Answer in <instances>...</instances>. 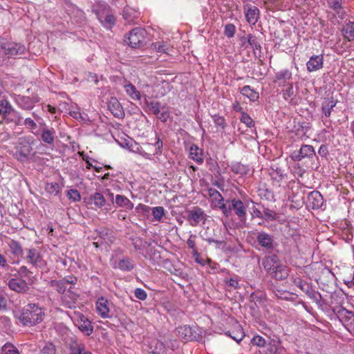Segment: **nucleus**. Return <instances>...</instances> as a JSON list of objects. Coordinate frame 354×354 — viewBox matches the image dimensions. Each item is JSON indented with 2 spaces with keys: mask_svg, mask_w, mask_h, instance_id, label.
Segmentation results:
<instances>
[{
  "mask_svg": "<svg viewBox=\"0 0 354 354\" xmlns=\"http://www.w3.org/2000/svg\"><path fill=\"white\" fill-rule=\"evenodd\" d=\"M196 326L187 325L179 326L176 328V335L185 342L197 340L199 334L196 330Z\"/></svg>",
  "mask_w": 354,
  "mask_h": 354,
  "instance_id": "9d476101",
  "label": "nucleus"
},
{
  "mask_svg": "<svg viewBox=\"0 0 354 354\" xmlns=\"http://www.w3.org/2000/svg\"><path fill=\"white\" fill-rule=\"evenodd\" d=\"M220 205V209H221L223 214L226 216L229 217L232 215V208L230 201H227L225 203L223 202Z\"/></svg>",
  "mask_w": 354,
  "mask_h": 354,
  "instance_id": "e2e57ef3",
  "label": "nucleus"
},
{
  "mask_svg": "<svg viewBox=\"0 0 354 354\" xmlns=\"http://www.w3.org/2000/svg\"><path fill=\"white\" fill-rule=\"evenodd\" d=\"M250 342L252 345L259 348H265L267 344L266 339L259 335H254L252 337Z\"/></svg>",
  "mask_w": 354,
  "mask_h": 354,
  "instance_id": "3c124183",
  "label": "nucleus"
},
{
  "mask_svg": "<svg viewBox=\"0 0 354 354\" xmlns=\"http://www.w3.org/2000/svg\"><path fill=\"white\" fill-rule=\"evenodd\" d=\"M37 123L40 125V127L44 123L43 118L35 112L32 113V118L28 117L24 119L23 125L29 129L32 133L36 136H39V131L35 132V130L37 128Z\"/></svg>",
  "mask_w": 354,
  "mask_h": 354,
  "instance_id": "f3484780",
  "label": "nucleus"
},
{
  "mask_svg": "<svg viewBox=\"0 0 354 354\" xmlns=\"http://www.w3.org/2000/svg\"><path fill=\"white\" fill-rule=\"evenodd\" d=\"M248 44L253 50L256 57L261 56V46L256 36L252 34L248 35Z\"/></svg>",
  "mask_w": 354,
  "mask_h": 354,
  "instance_id": "473e14b6",
  "label": "nucleus"
},
{
  "mask_svg": "<svg viewBox=\"0 0 354 354\" xmlns=\"http://www.w3.org/2000/svg\"><path fill=\"white\" fill-rule=\"evenodd\" d=\"M113 267L116 268L115 266ZM117 268L124 272H130L134 269L135 263L130 257H124L119 260Z\"/></svg>",
  "mask_w": 354,
  "mask_h": 354,
  "instance_id": "f704fd0d",
  "label": "nucleus"
},
{
  "mask_svg": "<svg viewBox=\"0 0 354 354\" xmlns=\"http://www.w3.org/2000/svg\"><path fill=\"white\" fill-rule=\"evenodd\" d=\"M7 285L11 290L19 294L27 293L30 290L28 283L23 279L11 278Z\"/></svg>",
  "mask_w": 354,
  "mask_h": 354,
  "instance_id": "2eb2a0df",
  "label": "nucleus"
},
{
  "mask_svg": "<svg viewBox=\"0 0 354 354\" xmlns=\"http://www.w3.org/2000/svg\"><path fill=\"white\" fill-rule=\"evenodd\" d=\"M328 8L331 10L335 23L339 24L347 15L345 0H326Z\"/></svg>",
  "mask_w": 354,
  "mask_h": 354,
  "instance_id": "39448f33",
  "label": "nucleus"
},
{
  "mask_svg": "<svg viewBox=\"0 0 354 354\" xmlns=\"http://www.w3.org/2000/svg\"><path fill=\"white\" fill-rule=\"evenodd\" d=\"M243 8L246 21L250 24L254 25L259 18V9L257 7L252 5H246Z\"/></svg>",
  "mask_w": 354,
  "mask_h": 354,
  "instance_id": "a878e982",
  "label": "nucleus"
},
{
  "mask_svg": "<svg viewBox=\"0 0 354 354\" xmlns=\"http://www.w3.org/2000/svg\"><path fill=\"white\" fill-rule=\"evenodd\" d=\"M154 147L155 151L152 153L145 151L143 149V148L138 143L136 142H135L134 145H131V147H129V148H131V151L139 153L146 159L150 160L151 159L152 156L159 155L162 153L163 145L162 140L160 139L159 137H157V140L154 144Z\"/></svg>",
  "mask_w": 354,
  "mask_h": 354,
  "instance_id": "1a4fd4ad",
  "label": "nucleus"
},
{
  "mask_svg": "<svg viewBox=\"0 0 354 354\" xmlns=\"http://www.w3.org/2000/svg\"><path fill=\"white\" fill-rule=\"evenodd\" d=\"M40 354H56L55 346L52 343H46L41 350Z\"/></svg>",
  "mask_w": 354,
  "mask_h": 354,
  "instance_id": "680f3d73",
  "label": "nucleus"
},
{
  "mask_svg": "<svg viewBox=\"0 0 354 354\" xmlns=\"http://www.w3.org/2000/svg\"><path fill=\"white\" fill-rule=\"evenodd\" d=\"M44 310L38 303H28L19 312H14V317L24 327H32L41 323L44 318Z\"/></svg>",
  "mask_w": 354,
  "mask_h": 354,
  "instance_id": "f257e3e1",
  "label": "nucleus"
},
{
  "mask_svg": "<svg viewBox=\"0 0 354 354\" xmlns=\"http://www.w3.org/2000/svg\"><path fill=\"white\" fill-rule=\"evenodd\" d=\"M236 32V27L233 24H227L225 26L224 34L228 38H232L234 36Z\"/></svg>",
  "mask_w": 354,
  "mask_h": 354,
  "instance_id": "0e129e2a",
  "label": "nucleus"
},
{
  "mask_svg": "<svg viewBox=\"0 0 354 354\" xmlns=\"http://www.w3.org/2000/svg\"><path fill=\"white\" fill-rule=\"evenodd\" d=\"M32 142L28 138H22L19 139V146L17 147V153L19 157L18 159L24 161L30 157L34 156L33 148L32 147Z\"/></svg>",
  "mask_w": 354,
  "mask_h": 354,
  "instance_id": "0eeeda50",
  "label": "nucleus"
},
{
  "mask_svg": "<svg viewBox=\"0 0 354 354\" xmlns=\"http://www.w3.org/2000/svg\"><path fill=\"white\" fill-rule=\"evenodd\" d=\"M269 175L273 183H280L283 180L287 178V174L285 170L281 168L277 164H272L268 170Z\"/></svg>",
  "mask_w": 354,
  "mask_h": 354,
  "instance_id": "4be33fe9",
  "label": "nucleus"
},
{
  "mask_svg": "<svg viewBox=\"0 0 354 354\" xmlns=\"http://www.w3.org/2000/svg\"><path fill=\"white\" fill-rule=\"evenodd\" d=\"M260 354H284L286 350L282 346V342L278 337L276 338H269V341Z\"/></svg>",
  "mask_w": 354,
  "mask_h": 354,
  "instance_id": "9b49d317",
  "label": "nucleus"
},
{
  "mask_svg": "<svg viewBox=\"0 0 354 354\" xmlns=\"http://www.w3.org/2000/svg\"><path fill=\"white\" fill-rule=\"evenodd\" d=\"M335 105L336 103L333 100L330 99H328L323 102L322 109L326 117H329L330 115L331 111Z\"/></svg>",
  "mask_w": 354,
  "mask_h": 354,
  "instance_id": "49530a36",
  "label": "nucleus"
},
{
  "mask_svg": "<svg viewBox=\"0 0 354 354\" xmlns=\"http://www.w3.org/2000/svg\"><path fill=\"white\" fill-rule=\"evenodd\" d=\"M147 31L145 29L137 27L131 30L124 41L133 48L143 47L147 43Z\"/></svg>",
  "mask_w": 354,
  "mask_h": 354,
  "instance_id": "20e7f679",
  "label": "nucleus"
},
{
  "mask_svg": "<svg viewBox=\"0 0 354 354\" xmlns=\"http://www.w3.org/2000/svg\"><path fill=\"white\" fill-rule=\"evenodd\" d=\"M50 286L54 288L59 293L65 294L66 290V284L64 283L63 279L61 280H51Z\"/></svg>",
  "mask_w": 354,
  "mask_h": 354,
  "instance_id": "09e8293b",
  "label": "nucleus"
},
{
  "mask_svg": "<svg viewBox=\"0 0 354 354\" xmlns=\"http://www.w3.org/2000/svg\"><path fill=\"white\" fill-rule=\"evenodd\" d=\"M97 236L101 239V244L112 243L115 241L114 232L112 230L101 227L95 230Z\"/></svg>",
  "mask_w": 354,
  "mask_h": 354,
  "instance_id": "bb28decb",
  "label": "nucleus"
},
{
  "mask_svg": "<svg viewBox=\"0 0 354 354\" xmlns=\"http://www.w3.org/2000/svg\"><path fill=\"white\" fill-rule=\"evenodd\" d=\"M260 196L268 201H274V193L268 189H261Z\"/></svg>",
  "mask_w": 354,
  "mask_h": 354,
  "instance_id": "69168bd1",
  "label": "nucleus"
},
{
  "mask_svg": "<svg viewBox=\"0 0 354 354\" xmlns=\"http://www.w3.org/2000/svg\"><path fill=\"white\" fill-rule=\"evenodd\" d=\"M67 196L69 199L73 200V201H80L81 199V196L80 192L75 189H71L67 192Z\"/></svg>",
  "mask_w": 354,
  "mask_h": 354,
  "instance_id": "338daca9",
  "label": "nucleus"
},
{
  "mask_svg": "<svg viewBox=\"0 0 354 354\" xmlns=\"http://www.w3.org/2000/svg\"><path fill=\"white\" fill-rule=\"evenodd\" d=\"M306 207L313 209L321 208L324 204V198L318 191L310 192L306 201Z\"/></svg>",
  "mask_w": 354,
  "mask_h": 354,
  "instance_id": "a211bd4d",
  "label": "nucleus"
},
{
  "mask_svg": "<svg viewBox=\"0 0 354 354\" xmlns=\"http://www.w3.org/2000/svg\"><path fill=\"white\" fill-rule=\"evenodd\" d=\"M1 352L2 354H19L17 348L10 343L3 345Z\"/></svg>",
  "mask_w": 354,
  "mask_h": 354,
  "instance_id": "052dcab7",
  "label": "nucleus"
},
{
  "mask_svg": "<svg viewBox=\"0 0 354 354\" xmlns=\"http://www.w3.org/2000/svg\"><path fill=\"white\" fill-rule=\"evenodd\" d=\"M241 122L244 123L247 127L251 128L254 127V122L252 118L245 112H242L240 118Z\"/></svg>",
  "mask_w": 354,
  "mask_h": 354,
  "instance_id": "bf43d9fd",
  "label": "nucleus"
},
{
  "mask_svg": "<svg viewBox=\"0 0 354 354\" xmlns=\"http://www.w3.org/2000/svg\"><path fill=\"white\" fill-rule=\"evenodd\" d=\"M212 118L215 125L218 127H220L222 130H224L227 126V123L224 117L218 115H214L212 116Z\"/></svg>",
  "mask_w": 354,
  "mask_h": 354,
  "instance_id": "13d9d810",
  "label": "nucleus"
},
{
  "mask_svg": "<svg viewBox=\"0 0 354 354\" xmlns=\"http://www.w3.org/2000/svg\"><path fill=\"white\" fill-rule=\"evenodd\" d=\"M315 151L312 145H302L299 151H294L290 158L294 161H300L304 158H312L315 156Z\"/></svg>",
  "mask_w": 354,
  "mask_h": 354,
  "instance_id": "ddd939ff",
  "label": "nucleus"
},
{
  "mask_svg": "<svg viewBox=\"0 0 354 354\" xmlns=\"http://www.w3.org/2000/svg\"><path fill=\"white\" fill-rule=\"evenodd\" d=\"M189 158L197 164L202 165L204 161L203 149L199 148L198 145L192 144L189 147Z\"/></svg>",
  "mask_w": 354,
  "mask_h": 354,
  "instance_id": "2f4dec72",
  "label": "nucleus"
},
{
  "mask_svg": "<svg viewBox=\"0 0 354 354\" xmlns=\"http://www.w3.org/2000/svg\"><path fill=\"white\" fill-rule=\"evenodd\" d=\"M93 12L100 24L106 30H111L115 25L116 19L110 6L105 2L99 1L92 7Z\"/></svg>",
  "mask_w": 354,
  "mask_h": 354,
  "instance_id": "f03ea898",
  "label": "nucleus"
},
{
  "mask_svg": "<svg viewBox=\"0 0 354 354\" xmlns=\"http://www.w3.org/2000/svg\"><path fill=\"white\" fill-rule=\"evenodd\" d=\"M79 295L73 291V287L71 286L66 293L64 294L62 297V301L63 305L68 308H75L76 307L77 301Z\"/></svg>",
  "mask_w": 354,
  "mask_h": 354,
  "instance_id": "412c9836",
  "label": "nucleus"
},
{
  "mask_svg": "<svg viewBox=\"0 0 354 354\" xmlns=\"http://www.w3.org/2000/svg\"><path fill=\"white\" fill-rule=\"evenodd\" d=\"M270 275L277 281H282L288 277L289 269L286 266L279 263Z\"/></svg>",
  "mask_w": 354,
  "mask_h": 354,
  "instance_id": "7c9ffc66",
  "label": "nucleus"
},
{
  "mask_svg": "<svg viewBox=\"0 0 354 354\" xmlns=\"http://www.w3.org/2000/svg\"><path fill=\"white\" fill-rule=\"evenodd\" d=\"M207 194L209 196L212 198V201L214 203L221 204V203L224 201V198L221 194V193L214 188H209L207 189Z\"/></svg>",
  "mask_w": 354,
  "mask_h": 354,
  "instance_id": "de8ad7c7",
  "label": "nucleus"
},
{
  "mask_svg": "<svg viewBox=\"0 0 354 354\" xmlns=\"http://www.w3.org/2000/svg\"><path fill=\"white\" fill-rule=\"evenodd\" d=\"M90 200L97 207H102L105 205L106 200L101 193L96 192L91 198Z\"/></svg>",
  "mask_w": 354,
  "mask_h": 354,
  "instance_id": "8fccbe9b",
  "label": "nucleus"
},
{
  "mask_svg": "<svg viewBox=\"0 0 354 354\" xmlns=\"http://www.w3.org/2000/svg\"><path fill=\"white\" fill-rule=\"evenodd\" d=\"M152 214L155 221H160L165 214V209L161 206L154 207L152 208Z\"/></svg>",
  "mask_w": 354,
  "mask_h": 354,
  "instance_id": "4d7b16f0",
  "label": "nucleus"
},
{
  "mask_svg": "<svg viewBox=\"0 0 354 354\" xmlns=\"http://www.w3.org/2000/svg\"><path fill=\"white\" fill-rule=\"evenodd\" d=\"M15 102L24 110H31L34 107L29 96L19 95L15 97Z\"/></svg>",
  "mask_w": 354,
  "mask_h": 354,
  "instance_id": "e433bc0d",
  "label": "nucleus"
},
{
  "mask_svg": "<svg viewBox=\"0 0 354 354\" xmlns=\"http://www.w3.org/2000/svg\"><path fill=\"white\" fill-rule=\"evenodd\" d=\"M39 135L44 143L48 145H54L56 138V131L54 128L48 127L44 122L40 127Z\"/></svg>",
  "mask_w": 354,
  "mask_h": 354,
  "instance_id": "dca6fc26",
  "label": "nucleus"
},
{
  "mask_svg": "<svg viewBox=\"0 0 354 354\" xmlns=\"http://www.w3.org/2000/svg\"><path fill=\"white\" fill-rule=\"evenodd\" d=\"M292 79V73L288 69L281 70L275 74L274 82L279 86H285Z\"/></svg>",
  "mask_w": 354,
  "mask_h": 354,
  "instance_id": "c756f323",
  "label": "nucleus"
},
{
  "mask_svg": "<svg viewBox=\"0 0 354 354\" xmlns=\"http://www.w3.org/2000/svg\"><path fill=\"white\" fill-rule=\"evenodd\" d=\"M17 272L19 275L21 277V278L24 277H29L30 275L33 274L32 271L30 270L29 268H28L26 266H21L17 270Z\"/></svg>",
  "mask_w": 354,
  "mask_h": 354,
  "instance_id": "774afa93",
  "label": "nucleus"
},
{
  "mask_svg": "<svg viewBox=\"0 0 354 354\" xmlns=\"http://www.w3.org/2000/svg\"><path fill=\"white\" fill-rule=\"evenodd\" d=\"M1 49L8 56H20L26 51V48L20 43L1 41Z\"/></svg>",
  "mask_w": 354,
  "mask_h": 354,
  "instance_id": "6e6552de",
  "label": "nucleus"
},
{
  "mask_svg": "<svg viewBox=\"0 0 354 354\" xmlns=\"http://www.w3.org/2000/svg\"><path fill=\"white\" fill-rule=\"evenodd\" d=\"M279 263V257L276 254H271L266 257L263 259L262 265L264 269L266 270L267 273L270 274V273L274 270L275 267H277Z\"/></svg>",
  "mask_w": 354,
  "mask_h": 354,
  "instance_id": "c85d7f7f",
  "label": "nucleus"
},
{
  "mask_svg": "<svg viewBox=\"0 0 354 354\" xmlns=\"http://www.w3.org/2000/svg\"><path fill=\"white\" fill-rule=\"evenodd\" d=\"M137 12L129 6L124 7L122 10L123 18L128 22L133 21L137 17Z\"/></svg>",
  "mask_w": 354,
  "mask_h": 354,
  "instance_id": "c03bdc74",
  "label": "nucleus"
},
{
  "mask_svg": "<svg viewBox=\"0 0 354 354\" xmlns=\"http://www.w3.org/2000/svg\"><path fill=\"white\" fill-rule=\"evenodd\" d=\"M70 354H92L85 350V344L76 337H71L68 342Z\"/></svg>",
  "mask_w": 354,
  "mask_h": 354,
  "instance_id": "6ab92c4d",
  "label": "nucleus"
},
{
  "mask_svg": "<svg viewBox=\"0 0 354 354\" xmlns=\"http://www.w3.org/2000/svg\"><path fill=\"white\" fill-rule=\"evenodd\" d=\"M263 207V214H262V216H263V218L262 219H263L264 221H267V222H270V221H276L277 218H278V214L274 211V210H272L268 207H265L263 205L262 206Z\"/></svg>",
  "mask_w": 354,
  "mask_h": 354,
  "instance_id": "37998d69",
  "label": "nucleus"
},
{
  "mask_svg": "<svg viewBox=\"0 0 354 354\" xmlns=\"http://www.w3.org/2000/svg\"><path fill=\"white\" fill-rule=\"evenodd\" d=\"M241 93L248 97L252 102H256L259 97V93L252 88L250 86H244L241 89Z\"/></svg>",
  "mask_w": 354,
  "mask_h": 354,
  "instance_id": "58836bf2",
  "label": "nucleus"
},
{
  "mask_svg": "<svg viewBox=\"0 0 354 354\" xmlns=\"http://www.w3.org/2000/svg\"><path fill=\"white\" fill-rule=\"evenodd\" d=\"M288 87L286 88H283L281 91L283 98L288 101L291 104H296L297 100H295V97L296 95V92L294 90L293 88V84L292 83H288Z\"/></svg>",
  "mask_w": 354,
  "mask_h": 354,
  "instance_id": "72a5a7b5",
  "label": "nucleus"
},
{
  "mask_svg": "<svg viewBox=\"0 0 354 354\" xmlns=\"http://www.w3.org/2000/svg\"><path fill=\"white\" fill-rule=\"evenodd\" d=\"M22 259L32 267L44 270L47 266V262L44 259L41 248L39 247H30L25 248V253Z\"/></svg>",
  "mask_w": 354,
  "mask_h": 354,
  "instance_id": "7ed1b4c3",
  "label": "nucleus"
},
{
  "mask_svg": "<svg viewBox=\"0 0 354 354\" xmlns=\"http://www.w3.org/2000/svg\"><path fill=\"white\" fill-rule=\"evenodd\" d=\"M147 106L155 115H158L160 113V110L162 109V106H160V103L157 101H151L147 102Z\"/></svg>",
  "mask_w": 354,
  "mask_h": 354,
  "instance_id": "603ef678",
  "label": "nucleus"
},
{
  "mask_svg": "<svg viewBox=\"0 0 354 354\" xmlns=\"http://www.w3.org/2000/svg\"><path fill=\"white\" fill-rule=\"evenodd\" d=\"M232 211L234 210L235 214L241 221L246 220V207L243 203L239 200L234 198L230 201Z\"/></svg>",
  "mask_w": 354,
  "mask_h": 354,
  "instance_id": "393cba45",
  "label": "nucleus"
},
{
  "mask_svg": "<svg viewBox=\"0 0 354 354\" xmlns=\"http://www.w3.org/2000/svg\"><path fill=\"white\" fill-rule=\"evenodd\" d=\"M152 48L158 53H166L168 50V46L165 41H156L152 44Z\"/></svg>",
  "mask_w": 354,
  "mask_h": 354,
  "instance_id": "6e6d98bb",
  "label": "nucleus"
},
{
  "mask_svg": "<svg viewBox=\"0 0 354 354\" xmlns=\"http://www.w3.org/2000/svg\"><path fill=\"white\" fill-rule=\"evenodd\" d=\"M231 171L241 176L246 175L249 171V168L247 165H243L241 162L232 163L230 166Z\"/></svg>",
  "mask_w": 354,
  "mask_h": 354,
  "instance_id": "79ce46f5",
  "label": "nucleus"
},
{
  "mask_svg": "<svg viewBox=\"0 0 354 354\" xmlns=\"http://www.w3.org/2000/svg\"><path fill=\"white\" fill-rule=\"evenodd\" d=\"M333 310L338 316L340 321L344 322L350 326L354 324V313L353 312L348 311L342 306L335 307Z\"/></svg>",
  "mask_w": 354,
  "mask_h": 354,
  "instance_id": "aec40b11",
  "label": "nucleus"
},
{
  "mask_svg": "<svg viewBox=\"0 0 354 354\" xmlns=\"http://www.w3.org/2000/svg\"><path fill=\"white\" fill-rule=\"evenodd\" d=\"M302 291L313 301L319 303L322 296L320 293L312 288V286L308 283L305 287H303Z\"/></svg>",
  "mask_w": 354,
  "mask_h": 354,
  "instance_id": "ea45409f",
  "label": "nucleus"
},
{
  "mask_svg": "<svg viewBox=\"0 0 354 354\" xmlns=\"http://www.w3.org/2000/svg\"><path fill=\"white\" fill-rule=\"evenodd\" d=\"M108 109L115 118L122 119L125 115L120 102L115 97L110 98L108 102Z\"/></svg>",
  "mask_w": 354,
  "mask_h": 354,
  "instance_id": "5701e85b",
  "label": "nucleus"
},
{
  "mask_svg": "<svg viewBox=\"0 0 354 354\" xmlns=\"http://www.w3.org/2000/svg\"><path fill=\"white\" fill-rule=\"evenodd\" d=\"M96 309L98 315L103 319L111 317L110 315L109 302L104 297H100L96 301Z\"/></svg>",
  "mask_w": 354,
  "mask_h": 354,
  "instance_id": "b1692460",
  "label": "nucleus"
},
{
  "mask_svg": "<svg viewBox=\"0 0 354 354\" xmlns=\"http://www.w3.org/2000/svg\"><path fill=\"white\" fill-rule=\"evenodd\" d=\"M11 254L15 257H20L23 258L25 253V249H23L22 245L19 242L12 239L8 244Z\"/></svg>",
  "mask_w": 354,
  "mask_h": 354,
  "instance_id": "c9c22d12",
  "label": "nucleus"
},
{
  "mask_svg": "<svg viewBox=\"0 0 354 354\" xmlns=\"http://www.w3.org/2000/svg\"><path fill=\"white\" fill-rule=\"evenodd\" d=\"M342 32L344 38L348 41L354 40V21L346 23L343 27Z\"/></svg>",
  "mask_w": 354,
  "mask_h": 354,
  "instance_id": "a19ab883",
  "label": "nucleus"
},
{
  "mask_svg": "<svg viewBox=\"0 0 354 354\" xmlns=\"http://www.w3.org/2000/svg\"><path fill=\"white\" fill-rule=\"evenodd\" d=\"M75 324L84 335L89 336L93 332V326L90 320L82 313H75Z\"/></svg>",
  "mask_w": 354,
  "mask_h": 354,
  "instance_id": "4468645a",
  "label": "nucleus"
},
{
  "mask_svg": "<svg viewBox=\"0 0 354 354\" xmlns=\"http://www.w3.org/2000/svg\"><path fill=\"white\" fill-rule=\"evenodd\" d=\"M324 56L322 55H313L306 62L307 71L310 73L317 71L323 68Z\"/></svg>",
  "mask_w": 354,
  "mask_h": 354,
  "instance_id": "cd10ccee",
  "label": "nucleus"
},
{
  "mask_svg": "<svg viewBox=\"0 0 354 354\" xmlns=\"http://www.w3.org/2000/svg\"><path fill=\"white\" fill-rule=\"evenodd\" d=\"M185 214L186 215L184 218L192 227H196L201 223L205 224L206 222L207 215L205 211L198 206H194L189 209H186Z\"/></svg>",
  "mask_w": 354,
  "mask_h": 354,
  "instance_id": "423d86ee",
  "label": "nucleus"
},
{
  "mask_svg": "<svg viewBox=\"0 0 354 354\" xmlns=\"http://www.w3.org/2000/svg\"><path fill=\"white\" fill-rule=\"evenodd\" d=\"M45 190L54 196H56L59 192V185L57 183H47L45 187Z\"/></svg>",
  "mask_w": 354,
  "mask_h": 354,
  "instance_id": "5fc2aeb1",
  "label": "nucleus"
},
{
  "mask_svg": "<svg viewBox=\"0 0 354 354\" xmlns=\"http://www.w3.org/2000/svg\"><path fill=\"white\" fill-rule=\"evenodd\" d=\"M73 13L74 15L73 17L75 18H77V19H76L77 23L82 24L85 21V19H86L85 13L82 10L78 8L77 7H75L73 8Z\"/></svg>",
  "mask_w": 354,
  "mask_h": 354,
  "instance_id": "864d4df0",
  "label": "nucleus"
},
{
  "mask_svg": "<svg viewBox=\"0 0 354 354\" xmlns=\"http://www.w3.org/2000/svg\"><path fill=\"white\" fill-rule=\"evenodd\" d=\"M256 241L258 245L266 250H272L276 245L274 236L265 231L256 233Z\"/></svg>",
  "mask_w": 354,
  "mask_h": 354,
  "instance_id": "f8f14e48",
  "label": "nucleus"
},
{
  "mask_svg": "<svg viewBox=\"0 0 354 354\" xmlns=\"http://www.w3.org/2000/svg\"><path fill=\"white\" fill-rule=\"evenodd\" d=\"M125 91L133 100H140V93L136 89L132 84H128L124 86Z\"/></svg>",
  "mask_w": 354,
  "mask_h": 354,
  "instance_id": "a18cd8bd",
  "label": "nucleus"
},
{
  "mask_svg": "<svg viewBox=\"0 0 354 354\" xmlns=\"http://www.w3.org/2000/svg\"><path fill=\"white\" fill-rule=\"evenodd\" d=\"M12 106L10 102L2 98L0 100V121L2 123L3 120L11 113Z\"/></svg>",
  "mask_w": 354,
  "mask_h": 354,
  "instance_id": "4c0bfd02",
  "label": "nucleus"
}]
</instances>
